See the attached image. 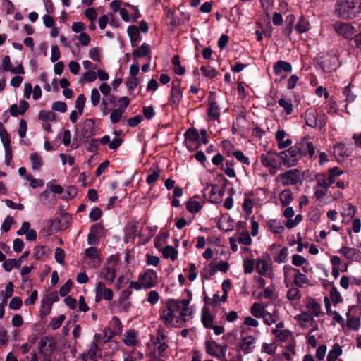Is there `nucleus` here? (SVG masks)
<instances>
[{"label": "nucleus", "mask_w": 361, "mask_h": 361, "mask_svg": "<svg viewBox=\"0 0 361 361\" xmlns=\"http://www.w3.org/2000/svg\"><path fill=\"white\" fill-rule=\"evenodd\" d=\"M307 312L314 317L319 316L321 313V305L314 299H309L306 304Z\"/></svg>", "instance_id": "20"}, {"label": "nucleus", "mask_w": 361, "mask_h": 361, "mask_svg": "<svg viewBox=\"0 0 361 361\" xmlns=\"http://www.w3.org/2000/svg\"><path fill=\"white\" fill-rule=\"evenodd\" d=\"M315 178L317 181L316 186L328 190L329 185L326 180V176L324 174H317Z\"/></svg>", "instance_id": "60"}, {"label": "nucleus", "mask_w": 361, "mask_h": 361, "mask_svg": "<svg viewBox=\"0 0 361 361\" xmlns=\"http://www.w3.org/2000/svg\"><path fill=\"white\" fill-rule=\"evenodd\" d=\"M127 31L132 44V47H135V42L140 39L138 27L135 25H130L128 27Z\"/></svg>", "instance_id": "33"}, {"label": "nucleus", "mask_w": 361, "mask_h": 361, "mask_svg": "<svg viewBox=\"0 0 361 361\" xmlns=\"http://www.w3.org/2000/svg\"><path fill=\"white\" fill-rule=\"evenodd\" d=\"M294 284L297 287H304L310 283L308 278L305 274H302L298 269L294 274Z\"/></svg>", "instance_id": "27"}, {"label": "nucleus", "mask_w": 361, "mask_h": 361, "mask_svg": "<svg viewBox=\"0 0 361 361\" xmlns=\"http://www.w3.org/2000/svg\"><path fill=\"white\" fill-rule=\"evenodd\" d=\"M262 164L268 169L271 175H275L278 171L282 169L283 166L279 156V153L268 152L260 156Z\"/></svg>", "instance_id": "3"}, {"label": "nucleus", "mask_w": 361, "mask_h": 361, "mask_svg": "<svg viewBox=\"0 0 361 361\" xmlns=\"http://www.w3.org/2000/svg\"><path fill=\"white\" fill-rule=\"evenodd\" d=\"M279 105L284 109L287 115H290L293 111V105L290 101H288L283 98H281L278 101Z\"/></svg>", "instance_id": "51"}, {"label": "nucleus", "mask_w": 361, "mask_h": 361, "mask_svg": "<svg viewBox=\"0 0 361 361\" xmlns=\"http://www.w3.org/2000/svg\"><path fill=\"white\" fill-rule=\"evenodd\" d=\"M286 133L284 130L279 129L276 131L275 138L278 143L279 149H284L289 147L292 144L291 140L287 138L285 139Z\"/></svg>", "instance_id": "17"}, {"label": "nucleus", "mask_w": 361, "mask_h": 361, "mask_svg": "<svg viewBox=\"0 0 361 361\" xmlns=\"http://www.w3.org/2000/svg\"><path fill=\"white\" fill-rule=\"evenodd\" d=\"M271 333L278 341L282 342L288 341L293 338L292 332L288 329H272Z\"/></svg>", "instance_id": "19"}, {"label": "nucleus", "mask_w": 361, "mask_h": 361, "mask_svg": "<svg viewBox=\"0 0 361 361\" xmlns=\"http://www.w3.org/2000/svg\"><path fill=\"white\" fill-rule=\"evenodd\" d=\"M200 71L204 76L211 79L214 78L218 74L216 70L209 65L201 66Z\"/></svg>", "instance_id": "40"}, {"label": "nucleus", "mask_w": 361, "mask_h": 361, "mask_svg": "<svg viewBox=\"0 0 361 361\" xmlns=\"http://www.w3.org/2000/svg\"><path fill=\"white\" fill-rule=\"evenodd\" d=\"M150 53V46L147 43H143L137 49L133 51L134 57L142 58L148 56Z\"/></svg>", "instance_id": "31"}, {"label": "nucleus", "mask_w": 361, "mask_h": 361, "mask_svg": "<svg viewBox=\"0 0 361 361\" xmlns=\"http://www.w3.org/2000/svg\"><path fill=\"white\" fill-rule=\"evenodd\" d=\"M313 189L314 190L315 197L319 201H322L324 199V197L327 195L328 190L325 188H319L314 185Z\"/></svg>", "instance_id": "62"}, {"label": "nucleus", "mask_w": 361, "mask_h": 361, "mask_svg": "<svg viewBox=\"0 0 361 361\" xmlns=\"http://www.w3.org/2000/svg\"><path fill=\"white\" fill-rule=\"evenodd\" d=\"M123 111L121 109H116L113 110L110 115V119L112 123H117L120 121Z\"/></svg>", "instance_id": "63"}, {"label": "nucleus", "mask_w": 361, "mask_h": 361, "mask_svg": "<svg viewBox=\"0 0 361 361\" xmlns=\"http://www.w3.org/2000/svg\"><path fill=\"white\" fill-rule=\"evenodd\" d=\"M277 179L283 185H295L300 180V172L297 169L288 170L279 174Z\"/></svg>", "instance_id": "9"}, {"label": "nucleus", "mask_w": 361, "mask_h": 361, "mask_svg": "<svg viewBox=\"0 0 361 361\" xmlns=\"http://www.w3.org/2000/svg\"><path fill=\"white\" fill-rule=\"evenodd\" d=\"M162 252L165 258H169L172 261L176 260L178 257V251L172 246H166L164 247Z\"/></svg>", "instance_id": "38"}, {"label": "nucleus", "mask_w": 361, "mask_h": 361, "mask_svg": "<svg viewBox=\"0 0 361 361\" xmlns=\"http://www.w3.org/2000/svg\"><path fill=\"white\" fill-rule=\"evenodd\" d=\"M225 190L216 185H208L204 190V196L212 203L221 202Z\"/></svg>", "instance_id": "6"}, {"label": "nucleus", "mask_w": 361, "mask_h": 361, "mask_svg": "<svg viewBox=\"0 0 361 361\" xmlns=\"http://www.w3.org/2000/svg\"><path fill=\"white\" fill-rule=\"evenodd\" d=\"M138 235L141 239H142L143 235L141 232L139 231L138 224H134L130 226L128 228V236L129 238H135V236Z\"/></svg>", "instance_id": "53"}, {"label": "nucleus", "mask_w": 361, "mask_h": 361, "mask_svg": "<svg viewBox=\"0 0 361 361\" xmlns=\"http://www.w3.org/2000/svg\"><path fill=\"white\" fill-rule=\"evenodd\" d=\"M286 297L290 301L297 302L301 298L300 291L298 287H293L288 290Z\"/></svg>", "instance_id": "39"}, {"label": "nucleus", "mask_w": 361, "mask_h": 361, "mask_svg": "<svg viewBox=\"0 0 361 361\" xmlns=\"http://www.w3.org/2000/svg\"><path fill=\"white\" fill-rule=\"evenodd\" d=\"M113 18H114V16L111 13H109L107 14L102 16L99 19V28L101 30L105 29L109 20L113 21Z\"/></svg>", "instance_id": "52"}, {"label": "nucleus", "mask_w": 361, "mask_h": 361, "mask_svg": "<svg viewBox=\"0 0 361 361\" xmlns=\"http://www.w3.org/2000/svg\"><path fill=\"white\" fill-rule=\"evenodd\" d=\"M207 114L211 119L216 120L219 117L220 109L214 101H210L207 109Z\"/></svg>", "instance_id": "29"}, {"label": "nucleus", "mask_w": 361, "mask_h": 361, "mask_svg": "<svg viewBox=\"0 0 361 361\" xmlns=\"http://www.w3.org/2000/svg\"><path fill=\"white\" fill-rule=\"evenodd\" d=\"M335 13L341 18L351 19L361 13V7L353 0H338L335 4Z\"/></svg>", "instance_id": "2"}, {"label": "nucleus", "mask_w": 361, "mask_h": 361, "mask_svg": "<svg viewBox=\"0 0 361 361\" xmlns=\"http://www.w3.org/2000/svg\"><path fill=\"white\" fill-rule=\"evenodd\" d=\"M191 297L182 300L169 299L161 310L160 320L166 326L180 327L192 317L193 312L190 307Z\"/></svg>", "instance_id": "1"}, {"label": "nucleus", "mask_w": 361, "mask_h": 361, "mask_svg": "<svg viewBox=\"0 0 361 361\" xmlns=\"http://www.w3.org/2000/svg\"><path fill=\"white\" fill-rule=\"evenodd\" d=\"M255 269L261 276H267L271 280L274 277L272 262L269 257L257 259L255 263Z\"/></svg>", "instance_id": "5"}, {"label": "nucleus", "mask_w": 361, "mask_h": 361, "mask_svg": "<svg viewBox=\"0 0 361 361\" xmlns=\"http://www.w3.org/2000/svg\"><path fill=\"white\" fill-rule=\"evenodd\" d=\"M232 154L235 157V159L242 163L243 164H245L249 166L250 164V160L249 157L245 156L243 152L238 150L233 152Z\"/></svg>", "instance_id": "48"}, {"label": "nucleus", "mask_w": 361, "mask_h": 361, "mask_svg": "<svg viewBox=\"0 0 361 361\" xmlns=\"http://www.w3.org/2000/svg\"><path fill=\"white\" fill-rule=\"evenodd\" d=\"M314 317L310 313L305 312H302L298 316V319L300 322V325L302 327H308L309 326H311L315 323L314 321Z\"/></svg>", "instance_id": "26"}, {"label": "nucleus", "mask_w": 361, "mask_h": 361, "mask_svg": "<svg viewBox=\"0 0 361 361\" xmlns=\"http://www.w3.org/2000/svg\"><path fill=\"white\" fill-rule=\"evenodd\" d=\"M101 356V350L97 345L92 342L88 350V352L85 354L84 357L86 360L95 361Z\"/></svg>", "instance_id": "18"}, {"label": "nucleus", "mask_w": 361, "mask_h": 361, "mask_svg": "<svg viewBox=\"0 0 361 361\" xmlns=\"http://www.w3.org/2000/svg\"><path fill=\"white\" fill-rule=\"evenodd\" d=\"M48 248L46 246H39L35 247L33 256L36 259H41L47 254Z\"/></svg>", "instance_id": "46"}, {"label": "nucleus", "mask_w": 361, "mask_h": 361, "mask_svg": "<svg viewBox=\"0 0 361 361\" xmlns=\"http://www.w3.org/2000/svg\"><path fill=\"white\" fill-rule=\"evenodd\" d=\"M288 255V247H283L280 250L277 255L274 256V261L279 264L285 263L287 261Z\"/></svg>", "instance_id": "45"}, {"label": "nucleus", "mask_w": 361, "mask_h": 361, "mask_svg": "<svg viewBox=\"0 0 361 361\" xmlns=\"http://www.w3.org/2000/svg\"><path fill=\"white\" fill-rule=\"evenodd\" d=\"M280 201L283 206H287L293 200V195L290 190H284L279 195Z\"/></svg>", "instance_id": "41"}, {"label": "nucleus", "mask_w": 361, "mask_h": 361, "mask_svg": "<svg viewBox=\"0 0 361 361\" xmlns=\"http://www.w3.org/2000/svg\"><path fill=\"white\" fill-rule=\"evenodd\" d=\"M123 342L129 346L134 345L136 342V334L134 331H128L124 335Z\"/></svg>", "instance_id": "44"}, {"label": "nucleus", "mask_w": 361, "mask_h": 361, "mask_svg": "<svg viewBox=\"0 0 361 361\" xmlns=\"http://www.w3.org/2000/svg\"><path fill=\"white\" fill-rule=\"evenodd\" d=\"M183 97V92L180 89V80H174L171 82V97L169 99L170 104L172 107H178Z\"/></svg>", "instance_id": "10"}, {"label": "nucleus", "mask_w": 361, "mask_h": 361, "mask_svg": "<svg viewBox=\"0 0 361 361\" xmlns=\"http://www.w3.org/2000/svg\"><path fill=\"white\" fill-rule=\"evenodd\" d=\"M334 30L336 33L345 39L353 38L356 32L355 27L348 23L338 22L334 24Z\"/></svg>", "instance_id": "11"}, {"label": "nucleus", "mask_w": 361, "mask_h": 361, "mask_svg": "<svg viewBox=\"0 0 361 361\" xmlns=\"http://www.w3.org/2000/svg\"><path fill=\"white\" fill-rule=\"evenodd\" d=\"M66 317L64 314H61L57 317H54L50 323V326L53 330L58 329L64 322Z\"/></svg>", "instance_id": "54"}, {"label": "nucleus", "mask_w": 361, "mask_h": 361, "mask_svg": "<svg viewBox=\"0 0 361 361\" xmlns=\"http://www.w3.org/2000/svg\"><path fill=\"white\" fill-rule=\"evenodd\" d=\"M238 241L240 244H243L245 245H250L252 243V239L250 236L249 233L245 231H243L238 239Z\"/></svg>", "instance_id": "58"}, {"label": "nucleus", "mask_w": 361, "mask_h": 361, "mask_svg": "<svg viewBox=\"0 0 361 361\" xmlns=\"http://www.w3.org/2000/svg\"><path fill=\"white\" fill-rule=\"evenodd\" d=\"M205 348L207 353L212 357L221 358L225 356L226 348L215 341H207Z\"/></svg>", "instance_id": "12"}, {"label": "nucleus", "mask_w": 361, "mask_h": 361, "mask_svg": "<svg viewBox=\"0 0 361 361\" xmlns=\"http://www.w3.org/2000/svg\"><path fill=\"white\" fill-rule=\"evenodd\" d=\"M250 312L251 314L257 318L262 317L266 312L264 306L262 304L257 302L252 305Z\"/></svg>", "instance_id": "37"}, {"label": "nucleus", "mask_w": 361, "mask_h": 361, "mask_svg": "<svg viewBox=\"0 0 361 361\" xmlns=\"http://www.w3.org/2000/svg\"><path fill=\"white\" fill-rule=\"evenodd\" d=\"M273 71L276 75H279L283 71L290 72L292 71V66L288 62L279 61L274 64Z\"/></svg>", "instance_id": "21"}, {"label": "nucleus", "mask_w": 361, "mask_h": 361, "mask_svg": "<svg viewBox=\"0 0 361 361\" xmlns=\"http://www.w3.org/2000/svg\"><path fill=\"white\" fill-rule=\"evenodd\" d=\"M253 205L254 203L251 199L246 198L244 200L243 203V209L247 216H250L252 214Z\"/></svg>", "instance_id": "59"}, {"label": "nucleus", "mask_w": 361, "mask_h": 361, "mask_svg": "<svg viewBox=\"0 0 361 361\" xmlns=\"http://www.w3.org/2000/svg\"><path fill=\"white\" fill-rule=\"evenodd\" d=\"M255 263L252 259H245L243 260V267L245 274H251L254 271Z\"/></svg>", "instance_id": "61"}, {"label": "nucleus", "mask_w": 361, "mask_h": 361, "mask_svg": "<svg viewBox=\"0 0 361 361\" xmlns=\"http://www.w3.org/2000/svg\"><path fill=\"white\" fill-rule=\"evenodd\" d=\"M81 133L84 137H90L96 135V130L94 128V121L91 118L85 119L81 127Z\"/></svg>", "instance_id": "15"}, {"label": "nucleus", "mask_w": 361, "mask_h": 361, "mask_svg": "<svg viewBox=\"0 0 361 361\" xmlns=\"http://www.w3.org/2000/svg\"><path fill=\"white\" fill-rule=\"evenodd\" d=\"M262 318L264 322L269 326L276 323L279 319V315L275 310L272 313L266 311Z\"/></svg>", "instance_id": "34"}, {"label": "nucleus", "mask_w": 361, "mask_h": 361, "mask_svg": "<svg viewBox=\"0 0 361 361\" xmlns=\"http://www.w3.org/2000/svg\"><path fill=\"white\" fill-rule=\"evenodd\" d=\"M3 267L6 271H11L13 268H19L20 262L16 259H5Z\"/></svg>", "instance_id": "43"}, {"label": "nucleus", "mask_w": 361, "mask_h": 361, "mask_svg": "<svg viewBox=\"0 0 361 361\" xmlns=\"http://www.w3.org/2000/svg\"><path fill=\"white\" fill-rule=\"evenodd\" d=\"M310 23L304 17L301 16L296 25L295 29L299 33H304L310 29Z\"/></svg>", "instance_id": "36"}, {"label": "nucleus", "mask_w": 361, "mask_h": 361, "mask_svg": "<svg viewBox=\"0 0 361 361\" xmlns=\"http://www.w3.org/2000/svg\"><path fill=\"white\" fill-rule=\"evenodd\" d=\"M108 263L109 265L103 269V271L101 272V275L105 280L112 283L116 278V269L113 264L110 265L109 261Z\"/></svg>", "instance_id": "23"}, {"label": "nucleus", "mask_w": 361, "mask_h": 361, "mask_svg": "<svg viewBox=\"0 0 361 361\" xmlns=\"http://www.w3.org/2000/svg\"><path fill=\"white\" fill-rule=\"evenodd\" d=\"M32 163V169L34 171L39 170L42 166V159L37 152L32 153L30 156Z\"/></svg>", "instance_id": "35"}, {"label": "nucleus", "mask_w": 361, "mask_h": 361, "mask_svg": "<svg viewBox=\"0 0 361 361\" xmlns=\"http://www.w3.org/2000/svg\"><path fill=\"white\" fill-rule=\"evenodd\" d=\"M305 123L312 128H319L322 129L326 126V119L324 116L317 118V113L312 109H307L305 114Z\"/></svg>", "instance_id": "8"}, {"label": "nucleus", "mask_w": 361, "mask_h": 361, "mask_svg": "<svg viewBox=\"0 0 361 361\" xmlns=\"http://www.w3.org/2000/svg\"><path fill=\"white\" fill-rule=\"evenodd\" d=\"M39 119L43 122H51L56 119V116L51 111L42 110L39 113Z\"/></svg>", "instance_id": "42"}, {"label": "nucleus", "mask_w": 361, "mask_h": 361, "mask_svg": "<svg viewBox=\"0 0 361 361\" xmlns=\"http://www.w3.org/2000/svg\"><path fill=\"white\" fill-rule=\"evenodd\" d=\"M356 213V209L354 206L347 204L345 205V207L343 208V210L342 212V216L344 217H348L350 219L353 218Z\"/></svg>", "instance_id": "56"}, {"label": "nucleus", "mask_w": 361, "mask_h": 361, "mask_svg": "<svg viewBox=\"0 0 361 361\" xmlns=\"http://www.w3.org/2000/svg\"><path fill=\"white\" fill-rule=\"evenodd\" d=\"M267 226L275 233H281L284 231L283 225L276 219H270L267 221Z\"/></svg>", "instance_id": "32"}, {"label": "nucleus", "mask_w": 361, "mask_h": 361, "mask_svg": "<svg viewBox=\"0 0 361 361\" xmlns=\"http://www.w3.org/2000/svg\"><path fill=\"white\" fill-rule=\"evenodd\" d=\"M86 98L83 94L78 96L75 101V107L78 110V114L82 115L85 104Z\"/></svg>", "instance_id": "57"}, {"label": "nucleus", "mask_w": 361, "mask_h": 361, "mask_svg": "<svg viewBox=\"0 0 361 361\" xmlns=\"http://www.w3.org/2000/svg\"><path fill=\"white\" fill-rule=\"evenodd\" d=\"M329 61V63L327 59L322 62V68L326 72H331L338 67V58L336 56H330Z\"/></svg>", "instance_id": "30"}, {"label": "nucleus", "mask_w": 361, "mask_h": 361, "mask_svg": "<svg viewBox=\"0 0 361 361\" xmlns=\"http://www.w3.org/2000/svg\"><path fill=\"white\" fill-rule=\"evenodd\" d=\"M343 354V349L338 343H334L329 351L326 357L327 361H336L338 357Z\"/></svg>", "instance_id": "22"}, {"label": "nucleus", "mask_w": 361, "mask_h": 361, "mask_svg": "<svg viewBox=\"0 0 361 361\" xmlns=\"http://www.w3.org/2000/svg\"><path fill=\"white\" fill-rule=\"evenodd\" d=\"M95 291L97 294V300L102 298L106 300H111L113 298V291L110 288H106L105 284L102 282L97 283Z\"/></svg>", "instance_id": "13"}, {"label": "nucleus", "mask_w": 361, "mask_h": 361, "mask_svg": "<svg viewBox=\"0 0 361 361\" xmlns=\"http://www.w3.org/2000/svg\"><path fill=\"white\" fill-rule=\"evenodd\" d=\"M283 167H290L296 164L300 154L296 147H290L286 151L279 152Z\"/></svg>", "instance_id": "4"}, {"label": "nucleus", "mask_w": 361, "mask_h": 361, "mask_svg": "<svg viewBox=\"0 0 361 361\" xmlns=\"http://www.w3.org/2000/svg\"><path fill=\"white\" fill-rule=\"evenodd\" d=\"M139 280L144 286V289H149L157 284L158 276L155 271L147 269L139 274Z\"/></svg>", "instance_id": "7"}, {"label": "nucleus", "mask_w": 361, "mask_h": 361, "mask_svg": "<svg viewBox=\"0 0 361 361\" xmlns=\"http://www.w3.org/2000/svg\"><path fill=\"white\" fill-rule=\"evenodd\" d=\"M13 283L12 282H9L6 284L5 289L0 291V300L4 303L7 304V300L13 295Z\"/></svg>", "instance_id": "28"}, {"label": "nucleus", "mask_w": 361, "mask_h": 361, "mask_svg": "<svg viewBox=\"0 0 361 361\" xmlns=\"http://www.w3.org/2000/svg\"><path fill=\"white\" fill-rule=\"evenodd\" d=\"M345 259L351 261H357L360 258L359 251L353 247H342L338 251Z\"/></svg>", "instance_id": "16"}, {"label": "nucleus", "mask_w": 361, "mask_h": 361, "mask_svg": "<svg viewBox=\"0 0 361 361\" xmlns=\"http://www.w3.org/2000/svg\"><path fill=\"white\" fill-rule=\"evenodd\" d=\"M0 137L4 149L11 148L10 136L4 128L0 129Z\"/></svg>", "instance_id": "49"}, {"label": "nucleus", "mask_w": 361, "mask_h": 361, "mask_svg": "<svg viewBox=\"0 0 361 361\" xmlns=\"http://www.w3.org/2000/svg\"><path fill=\"white\" fill-rule=\"evenodd\" d=\"M343 94L345 97V101L347 102H353L356 98V95L351 90L350 84L345 87Z\"/></svg>", "instance_id": "55"}, {"label": "nucleus", "mask_w": 361, "mask_h": 361, "mask_svg": "<svg viewBox=\"0 0 361 361\" xmlns=\"http://www.w3.org/2000/svg\"><path fill=\"white\" fill-rule=\"evenodd\" d=\"M329 298L334 305L338 304L343 301L340 293L336 288H332L331 289Z\"/></svg>", "instance_id": "47"}, {"label": "nucleus", "mask_w": 361, "mask_h": 361, "mask_svg": "<svg viewBox=\"0 0 361 361\" xmlns=\"http://www.w3.org/2000/svg\"><path fill=\"white\" fill-rule=\"evenodd\" d=\"M185 138L190 141H196L199 139V133L196 129L190 128L185 133Z\"/></svg>", "instance_id": "64"}, {"label": "nucleus", "mask_w": 361, "mask_h": 361, "mask_svg": "<svg viewBox=\"0 0 361 361\" xmlns=\"http://www.w3.org/2000/svg\"><path fill=\"white\" fill-rule=\"evenodd\" d=\"M202 322L205 328L211 329L213 326L214 317L209 310L204 307L202 310Z\"/></svg>", "instance_id": "24"}, {"label": "nucleus", "mask_w": 361, "mask_h": 361, "mask_svg": "<svg viewBox=\"0 0 361 361\" xmlns=\"http://www.w3.org/2000/svg\"><path fill=\"white\" fill-rule=\"evenodd\" d=\"M103 229L104 228L100 224H95L91 227L87 239L90 245L93 243L92 240L96 239L98 236L102 234Z\"/></svg>", "instance_id": "25"}, {"label": "nucleus", "mask_w": 361, "mask_h": 361, "mask_svg": "<svg viewBox=\"0 0 361 361\" xmlns=\"http://www.w3.org/2000/svg\"><path fill=\"white\" fill-rule=\"evenodd\" d=\"M255 344L256 339L255 337L252 336H245L240 342V350L245 355L249 354L254 350Z\"/></svg>", "instance_id": "14"}, {"label": "nucleus", "mask_w": 361, "mask_h": 361, "mask_svg": "<svg viewBox=\"0 0 361 361\" xmlns=\"http://www.w3.org/2000/svg\"><path fill=\"white\" fill-rule=\"evenodd\" d=\"M186 208L191 213H197L201 209L202 206L199 202L191 200L188 202Z\"/></svg>", "instance_id": "50"}]
</instances>
